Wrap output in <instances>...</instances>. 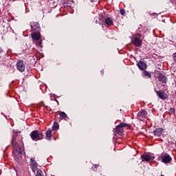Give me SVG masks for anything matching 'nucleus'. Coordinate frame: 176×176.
I'll return each mask as SVG.
<instances>
[{"label":"nucleus","mask_w":176,"mask_h":176,"mask_svg":"<svg viewBox=\"0 0 176 176\" xmlns=\"http://www.w3.org/2000/svg\"><path fill=\"white\" fill-rule=\"evenodd\" d=\"M46 140H52V130L48 129L45 133Z\"/></svg>","instance_id":"19"},{"label":"nucleus","mask_w":176,"mask_h":176,"mask_svg":"<svg viewBox=\"0 0 176 176\" xmlns=\"http://www.w3.org/2000/svg\"><path fill=\"white\" fill-rule=\"evenodd\" d=\"M58 129H60V126H59V125H58V122H54V125H53V126H52V130H53L54 131H56L58 130Z\"/></svg>","instance_id":"20"},{"label":"nucleus","mask_w":176,"mask_h":176,"mask_svg":"<svg viewBox=\"0 0 176 176\" xmlns=\"http://www.w3.org/2000/svg\"><path fill=\"white\" fill-rule=\"evenodd\" d=\"M142 75L143 78H146V79H151V78H152V74H151L150 72L146 70H144Z\"/></svg>","instance_id":"17"},{"label":"nucleus","mask_w":176,"mask_h":176,"mask_svg":"<svg viewBox=\"0 0 176 176\" xmlns=\"http://www.w3.org/2000/svg\"><path fill=\"white\" fill-rule=\"evenodd\" d=\"M23 140V136L19 133H14V135L12 136V144L13 142H20V141Z\"/></svg>","instance_id":"11"},{"label":"nucleus","mask_w":176,"mask_h":176,"mask_svg":"<svg viewBox=\"0 0 176 176\" xmlns=\"http://www.w3.org/2000/svg\"><path fill=\"white\" fill-rule=\"evenodd\" d=\"M94 168H98V165H94Z\"/></svg>","instance_id":"27"},{"label":"nucleus","mask_w":176,"mask_h":176,"mask_svg":"<svg viewBox=\"0 0 176 176\" xmlns=\"http://www.w3.org/2000/svg\"><path fill=\"white\" fill-rule=\"evenodd\" d=\"M169 113L170 115H174L175 113V109L173 107L169 109Z\"/></svg>","instance_id":"23"},{"label":"nucleus","mask_w":176,"mask_h":176,"mask_svg":"<svg viewBox=\"0 0 176 176\" xmlns=\"http://www.w3.org/2000/svg\"><path fill=\"white\" fill-rule=\"evenodd\" d=\"M30 168L33 173H36L38 168V163L35 161V157H32L30 159Z\"/></svg>","instance_id":"9"},{"label":"nucleus","mask_w":176,"mask_h":176,"mask_svg":"<svg viewBox=\"0 0 176 176\" xmlns=\"http://www.w3.org/2000/svg\"><path fill=\"white\" fill-rule=\"evenodd\" d=\"M139 69H141V71H145V69H146L148 65H146V63H145V62H142V61H140L139 63H138L137 64Z\"/></svg>","instance_id":"15"},{"label":"nucleus","mask_w":176,"mask_h":176,"mask_svg":"<svg viewBox=\"0 0 176 176\" xmlns=\"http://www.w3.org/2000/svg\"><path fill=\"white\" fill-rule=\"evenodd\" d=\"M132 43L136 46V47H141V46H142V40L139 38L133 37L132 39Z\"/></svg>","instance_id":"10"},{"label":"nucleus","mask_w":176,"mask_h":176,"mask_svg":"<svg viewBox=\"0 0 176 176\" xmlns=\"http://www.w3.org/2000/svg\"><path fill=\"white\" fill-rule=\"evenodd\" d=\"M59 115L63 119H67V118H68L67 113H65L64 111H59Z\"/></svg>","instance_id":"21"},{"label":"nucleus","mask_w":176,"mask_h":176,"mask_svg":"<svg viewBox=\"0 0 176 176\" xmlns=\"http://www.w3.org/2000/svg\"><path fill=\"white\" fill-rule=\"evenodd\" d=\"M134 38H138L139 39H141V38H142V34H136V36Z\"/></svg>","instance_id":"26"},{"label":"nucleus","mask_w":176,"mask_h":176,"mask_svg":"<svg viewBox=\"0 0 176 176\" xmlns=\"http://www.w3.org/2000/svg\"><path fill=\"white\" fill-rule=\"evenodd\" d=\"M31 32H41V25L38 22H31L30 23Z\"/></svg>","instance_id":"5"},{"label":"nucleus","mask_w":176,"mask_h":176,"mask_svg":"<svg viewBox=\"0 0 176 176\" xmlns=\"http://www.w3.org/2000/svg\"><path fill=\"white\" fill-rule=\"evenodd\" d=\"M3 52V50H2L1 48H0V54L1 53H2Z\"/></svg>","instance_id":"28"},{"label":"nucleus","mask_w":176,"mask_h":176,"mask_svg":"<svg viewBox=\"0 0 176 176\" xmlns=\"http://www.w3.org/2000/svg\"><path fill=\"white\" fill-rule=\"evenodd\" d=\"M36 176H45L43 175V172L42 170H38L36 174Z\"/></svg>","instance_id":"22"},{"label":"nucleus","mask_w":176,"mask_h":176,"mask_svg":"<svg viewBox=\"0 0 176 176\" xmlns=\"http://www.w3.org/2000/svg\"><path fill=\"white\" fill-rule=\"evenodd\" d=\"M30 138L32 141H39L43 140V133L39 130H34L30 133Z\"/></svg>","instance_id":"2"},{"label":"nucleus","mask_w":176,"mask_h":176,"mask_svg":"<svg viewBox=\"0 0 176 176\" xmlns=\"http://www.w3.org/2000/svg\"><path fill=\"white\" fill-rule=\"evenodd\" d=\"M104 23L107 27H111L113 24V21L111 18L107 17L104 20Z\"/></svg>","instance_id":"18"},{"label":"nucleus","mask_w":176,"mask_h":176,"mask_svg":"<svg viewBox=\"0 0 176 176\" xmlns=\"http://www.w3.org/2000/svg\"><path fill=\"white\" fill-rule=\"evenodd\" d=\"M16 69L19 71V72H24V71H25V65L24 64V61L23 60L17 61Z\"/></svg>","instance_id":"8"},{"label":"nucleus","mask_w":176,"mask_h":176,"mask_svg":"<svg viewBox=\"0 0 176 176\" xmlns=\"http://www.w3.org/2000/svg\"><path fill=\"white\" fill-rule=\"evenodd\" d=\"M161 159L162 163H164V164H168L173 161V158H171V156H170V155L167 153L162 154L161 156Z\"/></svg>","instance_id":"6"},{"label":"nucleus","mask_w":176,"mask_h":176,"mask_svg":"<svg viewBox=\"0 0 176 176\" xmlns=\"http://www.w3.org/2000/svg\"><path fill=\"white\" fill-rule=\"evenodd\" d=\"M142 159H143V160H144V162H149V161L152 160L153 159V157H152V155H151L149 154H144V155H142Z\"/></svg>","instance_id":"16"},{"label":"nucleus","mask_w":176,"mask_h":176,"mask_svg":"<svg viewBox=\"0 0 176 176\" xmlns=\"http://www.w3.org/2000/svg\"><path fill=\"white\" fill-rule=\"evenodd\" d=\"M123 127H130L129 124H127L124 122H122L120 124H118L116 128V131L114 132V134L116 135H123L124 133V130L123 129Z\"/></svg>","instance_id":"3"},{"label":"nucleus","mask_w":176,"mask_h":176,"mask_svg":"<svg viewBox=\"0 0 176 176\" xmlns=\"http://www.w3.org/2000/svg\"><path fill=\"white\" fill-rule=\"evenodd\" d=\"M32 41H36V46L42 47V34L41 32H32Z\"/></svg>","instance_id":"1"},{"label":"nucleus","mask_w":176,"mask_h":176,"mask_svg":"<svg viewBox=\"0 0 176 176\" xmlns=\"http://www.w3.org/2000/svg\"><path fill=\"white\" fill-rule=\"evenodd\" d=\"M157 79L162 83H167V78L162 73L158 74Z\"/></svg>","instance_id":"14"},{"label":"nucleus","mask_w":176,"mask_h":176,"mask_svg":"<svg viewBox=\"0 0 176 176\" xmlns=\"http://www.w3.org/2000/svg\"><path fill=\"white\" fill-rule=\"evenodd\" d=\"M120 13L122 14V16L124 15V13H126V10L122 8L120 10Z\"/></svg>","instance_id":"24"},{"label":"nucleus","mask_w":176,"mask_h":176,"mask_svg":"<svg viewBox=\"0 0 176 176\" xmlns=\"http://www.w3.org/2000/svg\"><path fill=\"white\" fill-rule=\"evenodd\" d=\"M172 58L173 61L176 63V52L173 53V54L172 55Z\"/></svg>","instance_id":"25"},{"label":"nucleus","mask_w":176,"mask_h":176,"mask_svg":"<svg viewBox=\"0 0 176 176\" xmlns=\"http://www.w3.org/2000/svg\"><path fill=\"white\" fill-rule=\"evenodd\" d=\"M12 153L18 157H20V156H21V146H20L19 142H15L14 145V148L12 150Z\"/></svg>","instance_id":"4"},{"label":"nucleus","mask_w":176,"mask_h":176,"mask_svg":"<svg viewBox=\"0 0 176 176\" xmlns=\"http://www.w3.org/2000/svg\"><path fill=\"white\" fill-rule=\"evenodd\" d=\"M163 131V128H157L155 129V131H153V133L154 135H155V137H162Z\"/></svg>","instance_id":"13"},{"label":"nucleus","mask_w":176,"mask_h":176,"mask_svg":"<svg viewBox=\"0 0 176 176\" xmlns=\"http://www.w3.org/2000/svg\"><path fill=\"white\" fill-rule=\"evenodd\" d=\"M146 116H148V112L144 109H142L138 113V120H140L141 122H144V119H146Z\"/></svg>","instance_id":"7"},{"label":"nucleus","mask_w":176,"mask_h":176,"mask_svg":"<svg viewBox=\"0 0 176 176\" xmlns=\"http://www.w3.org/2000/svg\"><path fill=\"white\" fill-rule=\"evenodd\" d=\"M156 94L158 96L161 100H167L168 96H167V94L163 91H156Z\"/></svg>","instance_id":"12"}]
</instances>
